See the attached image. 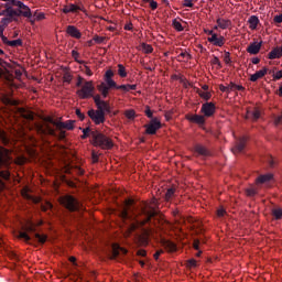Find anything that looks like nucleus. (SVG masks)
Listing matches in <instances>:
<instances>
[{
  "mask_svg": "<svg viewBox=\"0 0 282 282\" xmlns=\"http://www.w3.org/2000/svg\"><path fill=\"white\" fill-rule=\"evenodd\" d=\"M120 217L126 224L134 221L137 226H144L153 217H158V199L153 198L150 203L142 202L138 206H133V199H126Z\"/></svg>",
  "mask_w": 282,
  "mask_h": 282,
  "instance_id": "obj_1",
  "label": "nucleus"
},
{
  "mask_svg": "<svg viewBox=\"0 0 282 282\" xmlns=\"http://www.w3.org/2000/svg\"><path fill=\"white\" fill-rule=\"evenodd\" d=\"M3 17L1 19V24L3 28H8L12 21H19V17H24V19H32V9L28 7V4H24L22 8L13 9L10 6H7V8L1 13Z\"/></svg>",
  "mask_w": 282,
  "mask_h": 282,
  "instance_id": "obj_2",
  "label": "nucleus"
},
{
  "mask_svg": "<svg viewBox=\"0 0 282 282\" xmlns=\"http://www.w3.org/2000/svg\"><path fill=\"white\" fill-rule=\"evenodd\" d=\"M94 145L99 147L100 149H113V141L105 134H102L100 131L95 130L90 133Z\"/></svg>",
  "mask_w": 282,
  "mask_h": 282,
  "instance_id": "obj_3",
  "label": "nucleus"
},
{
  "mask_svg": "<svg viewBox=\"0 0 282 282\" xmlns=\"http://www.w3.org/2000/svg\"><path fill=\"white\" fill-rule=\"evenodd\" d=\"M35 129L40 135H52L53 138H58V140H65V131L63 129H57L59 133H56V130L47 123H35Z\"/></svg>",
  "mask_w": 282,
  "mask_h": 282,
  "instance_id": "obj_4",
  "label": "nucleus"
},
{
  "mask_svg": "<svg viewBox=\"0 0 282 282\" xmlns=\"http://www.w3.org/2000/svg\"><path fill=\"white\" fill-rule=\"evenodd\" d=\"M61 204L69 213H77V212L85 210V208L83 207V204H80V202H78V199H76V197L72 195H66L62 197Z\"/></svg>",
  "mask_w": 282,
  "mask_h": 282,
  "instance_id": "obj_5",
  "label": "nucleus"
},
{
  "mask_svg": "<svg viewBox=\"0 0 282 282\" xmlns=\"http://www.w3.org/2000/svg\"><path fill=\"white\" fill-rule=\"evenodd\" d=\"M95 90L94 82H85L82 89L77 90V96H79L82 100H87V98H94Z\"/></svg>",
  "mask_w": 282,
  "mask_h": 282,
  "instance_id": "obj_6",
  "label": "nucleus"
},
{
  "mask_svg": "<svg viewBox=\"0 0 282 282\" xmlns=\"http://www.w3.org/2000/svg\"><path fill=\"white\" fill-rule=\"evenodd\" d=\"M19 237L20 239H24L26 243H30V241H36L43 246V243L47 241V236L41 234H33L32 236H30L25 231H20Z\"/></svg>",
  "mask_w": 282,
  "mask_h": 282,
  "instance_id": "obj_7",
  "label": "nucleus"
},
{
  "mask_svg": "<svg viewBox=\"0 0 282 282\" xmlns=\"http://www.w3.org/2000/svg\"><path fill=\"white\" fill-rule=\"evenodd\" d=\"M12 164V158H10V150L0 147V169H8Z\"/></svg>",
  "mask_w": 282,
  "mask_h": 282,
  "instance_id": "obj_8",
  "label": "nucleus"
},
{
  "mask_svg": "<svg viewBox=\"0 0 282 282\" xmlns=\"http://www.w3.org/2000/svg\"><path fill=\"white\" fill-rule=\"evenodd\" d=\"M159 129H162V122L158 118H152L150 123L145 126V133L148 135H155Z\"/></svg>",
  "mask_w": 282,
  "mask_h": 282,
  "instance_id": "obj_9",
  "label": "nucleus"
},
{
  "mask_svg": "<svg viewBox=\"0 0 282 282\" xmlns=\"http://www.w3.org/2000/svg\"><path fill=\"white\" fill-rule=\"evenodd\" d=\"M216 110L217 107L214 102H205L202 105L200 113H203L205 118H212V116H215Z\"/></svg>",
  "mask_w": 282,
  "mask_h": 282,
  "instance_id": "obj_10",
  "label": "nucleus"
},
{
  "mask_svg": "<svg viewBox=\"0 0 282 282\" xmlns=\"http://www.w3.org/2000/svg\"><path fill=\"white\" fill-rule=\"evenodd\" d=\"M46 122H50L51 124H54V127H56V129H67L68 131H72V129H74V121L68 120L65 122H56L54 121V119L52 118H46L45 119Z\"/></svg>",
  "mask_w": 282,
  "mask_h": 282,
  "instance_id": "obj_11",
  "label": "nucleus"
},
{
  "mask_svg": "<svg viewBox=\"0 0 282 282\" xmlns=\"http://www.w3.org/2000/svg\"><path fill=\"white\" fill-rule=\"evenodd\" d=\"M88 116L95 124H102L105 122V112H101V110L90 109Z\"/></svg>",
  "mask_w": 282,
  "mask_h": 282,
  "instance_id": "obj_12",
  "label": "nucleus"
},
{
  "mask_svg": "<svg viewBox=\"0 0 282 282\" xmlns=\"http://www.w3.org/2000/svg\"><path fill=\"white\" fill-rule=\"evenodd\" d=\"M208 43H212V45H215V47H224L225 43H226V37H224V35H217L213 34V36H209L207 39Z\"/></svg>",
  "mask_w": 282,
  "mask_h": 282,
  "instance_id": "obj_13",
  "label": "nucleus"
},
{
  "mask_svg": "<svg viewBox=\"0 0 282 282\" xmlns=\"http://www.w3.org/2000/svg\"><path fill=\"white\" fill-rule=\"evenodd\" d=\"M248 142V137H242L238 139L236 145L231 149L232 153H243V149H246V144Z\"/></svg>",
  "mask_w": 282,
  "mask_h": 282,
  "instance_id": "obj_14",
  "label": "nucleus"
},
{
  "mask_svg": "<svg viewBox=\"0 0 282 282\" xmlns=\"http://www.w3.org/2000/svg\"><path fill=\"white\" fill-rule=\"evenodd\" d=\"M86 12L85 8L83 6H76L74 3H70L68 6H64V8L62 9V12L64 14H69V12L76 13V12Z\"/></svg>",
  "mask_w": 282,
  "mask_h": 282,
  "instance_id": "obj_15",
  "label": "nucleus"
},
{
  "mask_svg": "<svg viewBox=\"0 0 282 282\" xmlns=\"http://www.w3.org/2000/svg\"><path fill=\"white\" fill-rule=\"evenodd\" d=\"M194 153H196V155H200L202 158L210 156V151L202 144L194 145Z\"/></svg>",
  "mask_w": 282,
  "mask_h": 282,
  "instance_id": "obj_16",
  "label": "nucleus"
},
{
  "mask_svg": "<svg viewBox=\"0 0 282 282\" xmlns=\"http://www.w3.org/2000/svg\"><path fill=\"white\" fill-rule=\"evenodd\" d=\"M263 45V42H252L249 44V46L247 47V52L248 54H259V52H261V47Z\"/></svg>",
  "mask_w": 282,
  "mask_h": 282,
  "instance_id": "obj_17",
  "label": "nucleus"
},
{
  "mask_svg": "<svg viewBox=\"0 0 282 282\" xmlns=\"http://www.w3.org/2000/svg\"><path fill=\"white\" fill-rule=\"evenodd\" d=\"M66 33L72 36L73 39H82L83 37V33H80V30H78V28H76L75 25H68L66 28Z\"/></svg>",
  "mask_w": 282,
  "mask_h": 282,
  "instance_id": "obj_18",
  "label": "nucleus"
},
{
  "mask_svg": "<svg viewBox=\"0 0 282 282\" xmlns=\"http://www.w3.org/2000/svg\"><path fill=\"white\" fill-rule=\"evenodd\" d=\"M124 254H127V249L120 246L112 247L111 259H118L119 257H124Z\"/></svg>",
  "mask_w": 282,
  "mask_h": 282,
  "instance_id": "obj_19",
  "label": "nucleus"
},
{
  "mask_svg": "<svg viewBox=\"0 0 282 282\" xmlns=\"http://www.w3.org/2000/svg\"><path fill=\"white\" fill-rule=\"evenodd\" d=\"M246 118L257 122V120L261 118V111L258 108H254L253 110H247Z\"/></svg>",
  "mask_w": 282,
  "mask_h": 282,
  "instance_id": "obj_20",
  "label": "nucleus"
},
{
  "mask_svg": "<svg viewBox=\"0 0 282 282\" xmlns=\"http://www.w3.org/2000/svg\"><path fill=\"white\" fill-rule=\"evenodd\" d=\"M265 74H268L267 67H263V69L256 72L254 74H252L250 76L251 83H257V80H259V78H263V76H265Z\"/></svg>",
  "mask_w": 282,
  "mask_h": 282,
  "instance_id": "obj_21",
  "label": "nucleus"
},
{
  "mask_svg": "<svg viewBox=\"0 0 282 282\" xmlns=\"http://www.w3.org/2000/svg\"><path fill=\"white\" fill-rule=\"evenodd\" d=\"M162 246L167 250V252H175L177 250V246L171 240L163 239Z\"/></svg>",
  "mask_w": 282,
  "mask_h": 282,
  "instance_id": "obj_22",
  "label": "nucleus"
},
{
  "mask_svg": "<svg viewBox=\"0 0 282 282\" xmlns=\"http://www.w3.org/2000/svg\"><path fill=\"white\" fill-rule=\"evenodd\" d=\"M216 23H217L218 28H220V30H228V28H230V25H232V21L221 19V18H218L216 20Z\"/></svg>",
  "mask_w": 282,
  "mask_h": 282,
  "instance_id": "obj_23",
  "label": "nucleus"
},
{
  "mask_svg": "<svg viewBox=\"0 0 282 282\" xmlns=\"http://www.w3.org/2000/svg\"><path fill=\"white\" fill-rule=\"evenodd\" d=\"M97 111H100L101 113H111V107L109 106V102L101 100L99 106H97Z\"/></svg>",
  "mask_w": 282,
  "mask_h": 282,
  "instance_id": "obj_24",
  "label": "nucleus"
},
{
  "mask_svg": "<svg viewBox=\"0 0 282 282\" xmlns=\"http://www.w3.org/2000/svg\"><path fill=\"white\" fill-rule=\"evenodd\" d=\"M187 120H189V122H195L196 124H204L206 122V119L202 115H192L187 117Z\"/></svg>",
  "mask_w": 282,
  "mask_h": 282,
  "instance_id": "obj_25",
  "label": "nucleus"
},
{
  "mask_svg": "<svg viewBox=\"0 0 282 282\" xmlns=\"http://www.w3.org/2000/svg\"><path fill=\"white\" fill-rule=\"evenodd\" d=\"M282 56V48L280 47H274L268 55V58L270 61H274L275 58H281Z\"/></svg>",
  "mask_w": 282,
  "mask_h": 282,
  "instance_id": "obj_26",
  "label": "nucleus"
},
{
  "mask_svg": "<svg viewBox=\"0 0 282 282\" xmlns=\"http://www.w3.org/2000/svg\"><path fill=\"white\" fill-rule=\"evenodd\" d=\"M274 177L272 174H263L256 178V184H267V182H271V180Z\"/></svg>",
  "mask_w": 282,
  "mask_h": 282,
  "instance_id": "obj_27",
  "label": "nucleus"
},
{
  "mask_svg": "<svg viewBox=\"0 0 282 282\" xmlns=\"http://www.w3.org/2000/svg\"><path fill=\"white\" fill-rule=\"evenodd\" d=\"M2 1H6V8H8V6H10L12 8L15 7V8H24L25 3H23L21 0H2Z\"/></svg>",
  "mask_w": 282,
  "mask_h": 282,
  "instance_id": "obj_28",
  "label": "nucleus"
},
{
  "mask_svg": "<svg viewBox=\"0 0 282 282\" xmlns=\"http://www.w3.org/2000/svg\"><path fill=\"white\" fill-rule=\"evenodd\" d=\"M22 196L24 197V199H28L29 202H32L33 204H41V198L30 195L28 193V191H24L22 193Z\"/></svg>",
  "mask_w": 282,
  "mask_h": 282,
  "instance_id": "obj_29",
  "label": "nucleus"
},
{
  "mask_svg": "<svg viewBox=\"0 0 282 282\" xmlns=\"http://www.w3.org/2000/svg\"><path fill=\"white\" fill-rule=\"evenodd\" d=\"M97 88L104 98H107V96H109V87L107 86V84L101 83L100 85L97 86Z\"/></svg>",
  "mask_w": 282,
  "mask_h": 282,
  "instance_id": "obj_30",
  "label": "nucleus"
},
{
  "mask_svg": "<svg viewBox=\"0 0 282 282\" xmlns=\"http://www.w3.org/2000/svg\"><path fill=\"white\" fill-rule=\"evenodd\" d=\"M250 30H257V25H259V18L257 15H251L248 20Z\"/></svg>",
  "mask_w": 282,
  "mask_h": 282,
  "instance_id": "obj_31",
  "label": "nucleus"
},
{
  "mask_svg": "<svg viewBox=\"0 0 282 282\" xmlns=\"http://www.w3.org/2000/svg\"><path fill=\"white\" fill-rule=\"evenodd\" d=\"M65 173H68L69 175H72V173H76L77 175H84L85 174V170L75 166V167H66Z\"/></svg>",
  "mask_w": 282,
  "mask_h": 282,
  "instance_id": "obj_32",
  "label": "nucleus"
},
{
  "mask_svg": "<svg viewBox=\"0 0 282 282\" xmlns=\"http://www.w3.org/2000/svg\"><path fill=\"white\" fill-rule=\"evenodd\" d=\"M20 116H22L24 120H34V112L30 110L22 109Z\"/></svg>",
  "mask_w": 282,
  "mask_h": 282,
  "instance_id": "obj_33",
  "label": "nucleus"
},
{
  "mask_svg": "<svg viewBox=\"0 0 282 282\" xmlns=\"http://www.w3.org/2000/svg\"><path fill=\"white\" fill-rule=\"evenodd\" d=\"M43 19H45V13L40 12L32 15L29 20L31 23H34V21H43Z\"/></svg>",
  "mask_w": 282,
  "mask_h": 282,
  "instance_id": "obj_34",
  "label": "nucleus"
},
{
  "mask_svg": "<svg viewBox=\"0 0 282 282\" xmlns=\"http://www.w3.org/2000/svg\"><path fill=\"white\" fill-rule=\"evenodd\" d=\"M175 197V188L171 187L165 193V202H171Z\"/></svg>",
  "mask_w": 282,
  "mask_h": 282,
  "instance_id": "obj_35",
  "label": "nucleus"
},
{
  "mask_svg": "<svg viewBox=\"0 0 282 282\" xmlns=\"http://www.w3.org/2000/svg\"><path fill=\"white\" fill-rule=\"evenodd\" d=\"M246 88L241 85H237L235 83L229 84V91H243Z\"/></svg>",
  "mask_w": 282,
  "mask_h": 282,
  "instance_id": "obj_36",
  "label": "nucleus"
},
{
  "mask_svg": "<svg viewBox=\"0 0 282 282\" xmlns=\"http://www.w3.org/2000/svg\"><path fill=\"white\" fill-rule=\"evenodd\" d=\"M197 94H198V96H200L203 98V100H210V98H213V95L208 91L198 89Z\"/></svg>",
  "mask_w": 282,
  "mask_h": 282,
  "instance_id": "obj_37",
  "label": "nucleus"
},
{
  "mask_svg": "<svg viewBox=\"0 0 282 282\" xmlns=\"http://www.w3.org/2000/svg\"><path fill=\"white\" fill-rule=\"evenodd\" d=\"M118 74L121 78H127V68H124V65L118 64Z\"/></svg>",
  "mask_w": 282,
  "mask_h": 282,
  "instance_id": "obj_38",
  "label": "nucleus"
},
{
  "mask_svg": "<svg viewBox=\"0 0 282 282\" xmlns=\"http://www.w3.org/2000/svg\"><path fill=\"white\" fill-rule=\"evenodd\" d=\"M53 207L54 206L50 202H45L41 204V210H43V213H47V210H52Z\"/></svg>",
  "mask_w": 282,
  "mask_h": 282,
  "instance_id": "obj_39",
  "label": "nucleus"
},
{
  "mask_svg": "<svg viewBox=\"0 0 282 282\" xmlns=\"http://www.w3.org/2000/svg\"><path fill=\"white\" fill-rule=\"evenodd\" d=\"M141 47L144 54H151L153 52V46H151V44L143 43Z\"/></svg>",
  "mask_w": 282,
  "mask_h": 282,
  "instance_id": "obj_40",
  "label": "nucleus"
},
{
  "mask_svg": "<svg viewBox=\"0 0 282 282\" xmlns=\"http://www.w3.org/2000/svg\"><path fill=\"white\" fill-rule=\"evenodd\" d=\"M106 86L109 87V89H118V84L113 79H106L105 80Z\"/></svg>",
  "mask_w": 282,
  "mask_h": 282,
  "instance_id": "obj_41",
  "label": "nucleus"
},
{
  "mask_svg": "<svg viewBox=\"0 0 282 282\" xmlns=\"http://www.w3.org/2000/svg\"><path fill=\"white\" fill-rule=\"evenodd\" d=\"M173 28L176 29L177 32H184V26H182V22L177 20H173Z\"/></svg>",
  "mask_w": 282,
  "mask_h": 282,
  "instance_id": "obj_42",
  "label": "nucleus"
},
{
  "mask_svg": "<svg viewBox=\"0 0 282 282\" xmlns=\"http://www.w3.org/2000/svg\"><path fill=\"white\" fill-rule=\"evenodd\" d=\"M21 45H23V41L21 39L9 42V47H19Z\"/></svg>",
  "mask_w": 282,
  "mask_h": 282,
  "instance_id": "obj_43",
  "label": "nucleus"
},
{
  "mask_svg": "<svg viewBox=\"0 0 282 282\" xmlns=\"http://www.w3.org/2000/svg\"><path fill=\"white\" fill-rule=\"evenodd\" d=\"M124 116H126V118H128V120H134L135 119V110H133V109L127 110L124 112Z\"/></svg>",
  "mask_w": 282,
  "mask_h": 282,
  "instance_id": "obj_44",
  "label": "nucleus"
},
{
  "mask_svg": "<svg viewBox=\"0 0 282 282\" xmlns=\"http://www.w3.org/2000/svg\"><path fill=\"white\" fill-rule=\"evenodd\" d=\"M246 195H247V197H254V195H257V188H254V187L247 188Z\"/></svg>",
  "mask_w": 282,
  "mask_h": 282,
  "instance_id": "obj_45",
  "label": "nucleus"
},
{
  "mask_svg": "<svg viewBox=\"0 0 282 282\" xmlns=\"http://www.w3.org/2000/svg\"><path fill=\"white\" fill-rule=\"evenodd\" d=\"M272 215H273V217H275V219H281L282 218V209L281 208L273 209Z\"/></svg>",
  "mask_w": 282,
  "mask_h": 282,
  "instance_id": "obj_46",
  "label": "nucleus"
},
{
  "mask_svg": "<svg viewBox=\"0 0 282 282\" xmlns=\"http://www.w3.org/2000/svg\"><path fill=\"white\" fill-rule=\"evenodd\" d=\"M83 133L84 134L82 135V138H83V140H85V139L89 138V135L91 138V133H94V131H91V129H89V128H85L83 130Z\"/></svg>",
  "mask_w": 282,
  "mask_h": 282,
  "instance_id": "obj_47",
  "label": "nucleus"
},
{
  "mask_svg": "<svg viewBox=\"0 0 282 282\" xmlns=\"http://www.w3.org/2000/svg\"><path fill=\"white\" fill-rule=\"evenodd\" d=\"M143 3H150L151 10H158V2L155 0H142Z\"/></svg>",
  "mask_w": 282,
  "mask_h": 282,
  "instance_id": "obj_48",
  "label": "nucleus"
},
{
  "mask_svg": "<svg viewBox=\"0 0 282 282\" xmlns=\"http://www.w3.org/2000/svg\"><path fill=\"white\" fill-rule=\"evenodd\" d=\"M6 75V62L3 59H0V78H2Z\"/></svg>",
  "mask_w": 282,
  "mask_h": 282,
  "instance_id": "obj_49",
  "label": "nucleus"
},
{
  "mask_svg": "<svg viewBox=\"0 0 282 282\" xmlns=\"http://www.w3.org/2000/svg\"><path fill=\"white\" fill-rule=\"evenodd\" d=\"M72 78H73V76L69 72L64 73V75H63L64 83H68V84L72 83Z\"/></svg>",
  "mask_w": 282,
  "mask_h": 282,
  "instance_id": "obj_50",
  "label": "nucleus"
},
{
  "mask_svg": "<svg viewBox=\"0 0 282 282\" xmlns=\"http://www.w3.org/2000/svg\"><path fill=\"white\" fill-rule=\"evenodd\" d=\"M106 39H107V37H105V36L95 35V36L93 37V41H95V43L100 44V43H105Z\"/></svg>",
  "mask_w": 282,
  "mask_h": 282,
  "instance_id": "obj_51",
  "label": "nucleus"
},
{
  "mask_svg": "<svg viewBox=\"0 0 282 282\" xmlns=\"http://www.w3.org/2000/svg\"><path fill=\"white\" fill-rule=\"evenodd\" d=\"M224 62H225L227 65H230V63H232V59L230 58V52L225 51Z\"/></svg>",
  "mask_w": 282,
  "mask_h": 282,
  "instance_id": "obj_52",
  "label": "nucleus"
},
{
  "mask_svg": "<svg viewBox=\"0 0 282 282\" xmlns=\"http://www.w3.org/2000/svg\"><path fill=\"white\" fill-rule=\"evenodd\" d=\"M82 72H84L86 76H94V72H91V69L87 65H84V67L82 68Z\"/></svg>",
  "mask_w": 282,
  "mask_h": 282,
  "instance_id": "obj_53",
  "label": "nucleus"
},
{
  "mask_svg": "<svg viewBox=\"0 0 282 282\" xmlns=\"http://www.w3.org/2000/svg\"><path fill=\"white\" fill-rule=\"evenodd\" d=\"M112 79H113V70L108 69V70L105 73V80H112Z\"/></svg>",
  "mask_w": 282,
  "mask_h": 282,
  "instance_id": "obj_54",
  "label": "nucleus"
},
{
  "mask_svg": "<svg viewBox=\"0 0 282 282\" xmlns=\"http://www.w3.org/2000/svg\"><path fill=\"white\" fill-rule=\"evenodd\" d=\"M0 177L2 180H10V172H8V171H0Z\"/></svg>",
  "mask_w": 282,
  "mask_h": 282,
  "instance_id": "obj_55",
  "label": "nucleus"
},
{
  "mask_svg": "<svg viewBox=\"0 0 282 282\" xmlns=\"http://www.w3.org/2000/svg\"><path fill=\"white\" fill-rule=\"evenodd\" d=\"M187 268H197V260H195V259L188 260Z\"/></svg>",
  "mask_w": 282,
  "mask_h": 282,
  "instance_id": "obj_56",
  "label": "nucleus"
},
{
  "mask_svg": "<svg viewBox=\"0 0 282 282\" xmlns=\"http://www.w3.org/2000/svg\"><path fill=\"white\" fill-rule=\"evenodd\" d=\"M178 58H186V61H191V54H188V52L184 51L178 55Z\"/></svg>",
  "mask_w": 282,
  "mask_h": 282,
  "instance_id": "obj_57",
  "label": "nucleus"
},
{
  "mask_svg": "<svg viewBox=\"0 0 282 282\" xmlns=\"http://www.w3.org/2000/svg\"><path fill=\"white\" fill-rule=\"evenodd\" d=\"M93 98H94V101H95L96 107H100V102L102 101V100L100 99V95L94 96V93H93Z\"/></svg>",
  "mask_w": 282,
  "mask_h": 282,
  "instance_id": "obj_58",
  "label": "nucleus"
},
{
  "mask_svg": "<svg viewBox=\"0 0 282 282\" xmlns=\"http://www.w3.org/2000/svg\"><path fill=\"white\" fill-rule=\"evenodd\" d=\"M144 113L148 118H153V111L149 106L145 107Z\"/></svg>",
  "mask_w": 282,
  "mask_h": 282,
  "instance_id": "obj_59",
  "label": "nucleus"
},
{
  "mask_svg": "<svg viewBox=\"0 0 282 282\" xmlns=\"http://www.w3.org/2000/svg\"><path fill=\"white\" fill-rule=\"evenodd\" d=\"M212 65H217L219 68H221V62L219 61V57L215 56L212 59Z\"/></svg>",
  "mask_w": 282,
  "mask_h": 282,
  "instance_id": "obj_60",
  "label": "nucleus"
},
{
  "mask_svg": "<svg viewBox=\"0 0 282 282\" xmlns=\"http://www.w3.org/2000/svg\"><path fill=\"white\" fill-rule=\"evenodd\" d=\"M117 89H120L121 91H123L124 94L129 93V88H128V84L126 85H117Z\"/></svg>",
  "mask_w": 282,
  "mask_h": 282,
  "instance_id": "obj_61",
  "label": "nucleus"
},
{
  "mask_svg": "<svg viewBox=\"0 0 282 282\" xmlns=\"http://www.w3.org/2000/svg\"><path fill=\"white\" fill-rule=\"evenodd\" d=\"M83 83H85V78H83L82 76H78L76 87H83Z\"/></svg>",
  "mask_w": 282,
  "mask_h": 282,
  "instance_id": "obj_62",
  "label": "nucleus"
},
{
  "mask_svg": "<svg viewBox=\"0 0 282 282\" xmlns=\"http://www.w3.org/2000/svg\"><path fill=\"white\" fill-rule=\"evenodd\" d=\"M273 78H274V80H281V78H282V70L276 72L273 75Z\"/></svg>",
  "mask_w": 282,
  "mask_h": 282,
  "instance_id": "obj_63",
  "label": "nucleus"
},
{
  "mask_svg": "<svg viewBox=\"0 0 282 282\" xmlns=\"http://www.w3.org/2000/svg\"><path fill=\"white\" fill-rule=\"evenodd\" d=\"M273 21H274V23H281V22H282V13L279 14V15H275V17L273 18Z\"/></svg>",
  "mask_w": 282,
  "mask_h": 282,
  "instance_id": "obj_64",
  "label": "nucleus"
}]
</instances>
